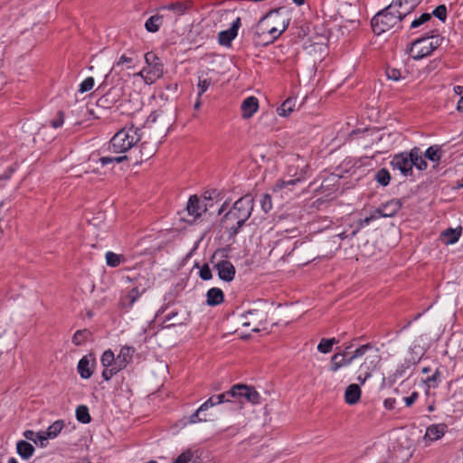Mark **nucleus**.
Here are the masks:
<instances>
[{"label": "nucleus", "mask_w": 463, "mask_h": 463, "mask_svg": "<svg viewBox=\"0 0 463 463\" xmlns=\"http://www.w3.org/2000/svg\"><path fill=\"white\" fill-rule=\"evenodd\" d=\"M109 369L112 370V372H115V374L118 373L119 371H121L122 369H124V364H121L120 363H118V361L116 359L115 362L112 363L111 365H109L108 366Z\"/></svg>", "instance_id": "774afa93"}, {"label": "nucleus", "mask_w": 463, "mask_h": 463, "mask_svg": "<svg viewBox=\"0 0 463 463\" xmlns=\"http://www.w3.org/2000/svg\"><path fill=\"white\" fill-rule=\"evenodd\" d=\"M442 39L427 33L424 36L417 38L411 43L409 54L414 61L430 56L440 44Z\"/></svg>", "instance_id": "39448f33"}, {"label": "nucleus", "mask_w": 463, "mask_h": 463, "mask_svg": "<svg viewBox=\"0 0 463 463\" xmlns=\"http://www.w3.org/2000/svg\"><path fill=\"white\" fill-rule=\"evenodd\" d=\"M411 158L412 161V167L415 166L419 171H423L427 168L428 164L422 157L420 150L417 147L411 149Z\"/></svg>", "instance_id": "c85d7f7f"}, {"label": "nucleus", "mask_w": 463, "mask_h": 463, "mask_svg": "<svg viewBox=\"0 0 463 463\" xmlns=\"http://www.w3.org/2000/svg\"><path fill=\"white\" fill-rule=\"evenodd\" d=\"M16 450L24 459H29L34 453V447L26 440H19L16 444Z\"/></svg>", "instance_id": "cd10ccee"}, {"label": "nucleus", "mask_w": 463, "mask_h": 463, "mask_svg": "<svg viewBox=\"0 0 463 463\" xmlns=\"http://www.w3.org/2000/svg\"><path fill=\"white\" fill-rule=\"evenodd\" d=\"M186 210L189 215L193 216L194 219L200 217L202 213L204 212L197 195L190 196Z\"/></svg>", "instance_id": "393cba45"}, {"label": "nucleus", "mask_w": 463, "mask_h": 463, "mask_svg": "<svg viewBox=\"0 0 463 463\" xmlns=\"http://www.w3.org/2000/svg\"><path fill=\"white\" fill-rule=\"evenodd\" d=\"M241 116L243 118H250L259 109L258 99L250 96L245 99L241 106Z\"/></svg>", "instance_id": "412c9836"}, {"label": "nucleus", "mask_w": 463, "mask_h": 463, "mask_svg": "<svg viewBox=\"0 0 463 463\" xmlns=\"http://www.w3.org/2000/svg\"><path fill=\"white\" fill-rule=\"evenodd\" d=\"M392 4L396 5V11L401 14V22L406 18L413 10L402 0H393Z\"/></svg>", "instance_id": "79ce46f5"}, {"label": "nucleus", "mask_w": 463, "mask_h": 463, "mask_svg": "<svg viewBox=\"0 0 463 463\" xmlns=\"http://www.w3.org/2000/svg\"><path fill=\"white\" fill-rule=\"evenodd\" d=\"M396 406V399L394 398H386L384 401H383V407L386 409V410H393Z\"/></svg>", "instance_id": "338daca9"}, {"label": "nucleus", "mask_w": 463, "mask_h": 463, "mask_svg": "<svg viewBox=\"0 0 463 463\" xmlns=\"http://www.w3.org/2000/svg\"><path fill=\"white\" fill-rule=\"evenodd\" d=\"M206 303L209 306H217L223 302L224 295L222 289L218 288H212L207 291Z\"/></svg>", "instance_id": "a878e982"}, {"label": "nucleus", "mask_w": 463, "mask_h": 463, "mask_svg": "<svg viewBox=\"0 0 463 463\" xmlns=\"http://www.w3.org/2000/svg\"><path fill=\"white\" fill-rule=\"evenodd\" d=\"M431 19V14L429 13H423L420 16L415 17L410 24L409 31L410 33H414L413 30L418 29L421 25L425 24L427 22H429Z\"/></svg>", "instance_id": "f704fd0d"}, {"label": "nucleus", "mask_w": 463, "mask_h": 463, "mask_svg": "<svg viewBox=\"0 0 463 463\" xmlns=\"http://www.w3.org/2000/svg\"><path fill=\"white\" fill-rule=\"evenodd\" d=\"M266 321V314L262 310L253 309L249 310L246 314L242 315V326L251 327L252 331L259 332L260 326Z\"/></svg>", "instance_id": "f8f14e48"}, {"label": "nucleus", "mask_w": 463, "mask_h": 463, "mask_svg": "<svg viewBox=\"0 0 463 463\" xmlns=\"http://www.w3.org/2000/svg\"><path fill=\"white\" fill-rule=\"evenodd\" d=\"M140 297V293L137 288H132L125 297L121 298V306L124 308H130L136 300Z\"/></svg>", "instance_id": "2f4dec72"}, {"label": "nucleus", "mask_w": 463, "mask_h": 463, "mask_svg": "<svg viewBox=\"0 0 463 463\" xmlns=\"http://www.w3.org/2000/svg\"><path fill=\"white\" fill-rule=\"evenodd\" d=\"M229 247L217 249L211 257V263L218 272L220 279L225 282L233 280L236 273L234 265L228 260Z\"/></svg>", "instance_id": "423d86ee"}, {"label": "nucleus", "mask_w": 463, "mask_h": 463, "mask_svg": "<svg viewBox=\"0 0 463 463\" xmlns=\"http://www.w3.org/2000/svg\"><path fill=\"white\" fill-rule=\"evenodd\" d=\"M385 73H386L387 78L393 81H399L401 79H402V71L395 68L388 67L386 69Z\"/></svg>", "instance_id": "3c124183"}, {"label": "nucleus", "mask_w": 463, "mask_h": 463, "mask_svg": "<svg viewBox=\"0 0 463 463\" xmlns=\"http://www.w3.org/2000/svg\"><path fill=\"white\" fill-rule=\"evenodd\" d=\"M119 95L115 89H110L97 100V106L103 109H112L118 102Z\"/></svg>", "instance_id": "a211bd4d"}, {"label": "nucleus", "mask_w": 463, "mask_h": 463, "mask_svg": "<svg viewBox=\"0 0 463 463\" xmlns=\"http://www.w3.org/2000/svg\"><path fill=\"white\" fill-rule=\"evenodd\" d=\"M338 340L335 337L322 338L317 345V351L321 354H328L332 351L333 345L337 344Z\"/></svg>", "instance_id": "72a5a7b5"}, {"label": "nucleus", "mask_w": 463, "mask_h": 463, "mask_svg": "<svg viewBox=\"0 0 463 463\" xmlns=\"http://www.w3.org/2000/svg\"><path fill=\"white\" fill-rule=\"evenodd\" d=\"M288 182H286L284 180H279L276 183V184L273 187V193L275 194H279L280 197H283L282 191L284 188H286L288 185Z\"/></svg>", "instance_id": "052dcab7"}, {"label": "nucleus", "mask_w": 463, "mask_h": 463, "mask_svg": "<svg viewBox=\"0 0 463 463\" xmlns=\"http://www.w3.org/2000/svg\"><path fill=\"white\" fill-rule=\"evenodd\" d=\"M373 348V345L370 343L362 345L353 352V354H352V355H350V357L352 358V360L354 362L355 359H358V358H361L362 356H364L368 351L372 350Z\"/></svg>", "instance_id": "a18cd8bd"}, {"label": "nucleus", "mask_w": 463, "mask_h": 463, "mask_svg": "<svg viewBox=\"0 0 463 463\" xmlns=\"http://www.w3.org/2000/svg\"><path fill=\"white\" fill-rule=\"evenodd\" d=\"M435 17H437L439 21L445 22L447 20V7L445 5H438L433 11L432 14Z\"/></svg>", "instance_id": "09e8293b"}, {"label": "nucleus", "mask_w": 463, "mask_h": 463, "mask_svg": "<svg viewBox=\"0 0 463 463\" xmlns=\"http://www.w3.org/2000/svg\"><path fill=\"white\" fill-rule=\"evenodd\" d=\"M78 373L82 379H89L93 373L92 365L87 356H83L78 363Z\"/></svg>", "instance_id": "bb28decb"}, {"label": "nucleus", "mask_w": 463, "mask_h": 463, "mask_svg": "<svg viewBox=\"0 0 463 463\" xmlns=\"http://www.w3.org/2000/svg\"><path fill=\"white\" fill-rule=\"evenodd\" d=\"M460 232L457 229L449 228L442 232V236L447 244L456 243L460 237Z\"/></svg>", "instance_id": "4c0bfd02"}, {"label": "nucleus", "mask_w": 463, "mask_h": 463, "mask_svg": "<svg viewBox=\"0 0 463 463\" xmlns=\"http://www.w3.org/2000/svg\"><path fill=\"white\" fill-rule=\"evenodd\" d=\"M41 434H43V431H40V432H34L33 430H27L24 432V437L28 439V440H32L33 443H35L36 445H40V441H39V439L38 437L41 436Z\"/></svg>", "instance_id": "6e6d98bb"}, {"label": "nucleus", "mask_w": 463, "mask_h": 463, "mask_svg": "<svg viewBox=\"0 0 463 463\" xmlns=\"http://www.w3.org/2000/svg\"><path fill=\"white\" fill-rule=\"evenodd\" d=\"M135 353V348L132 346H123L121 347L119 354L117 356V360L121 364H124L126 368L127 365L132 361L133 354Z\"/></svg>", "instance_id": "c756f323"}, {"label": "nucleus", "mask_w": 463, "mask_h": 463, "mask_svg": "<svg viewBox=\"0 0 463 463\" xmlns=\"http://www.w3.org/2000/svg\"><path fill=\"white\" fill-rule=\"evenodd\" d=\"M422 341V337H419L413 341L410 347V354L411 355V358H407L411 361L414 365L417 364L422 356L425 354V348L421 345L420 342Z\"/></svg>", "instance_id": "4be33fe9"}, {"label": "nucleus", "mask_w": 463, "mask_h": 463, "mask_svg": "<svg viewBox=\"0 0 463 463\" xmlns=\"http://www.w3.org/2000/svg\"><path fill=\"white\" fill-rule=\"evenodd\" d=\"M309 165L304 156L291 154V184L305 181L308 176Z\"/></svg>", "instance_id": "1a4fd4ad"}, {"label": "nucleus", "mask_w": 463, "mask_h": 463, "mask_svg": "<svg viewBox=\"0 0 463 463\" xmlns=\"http://www.w3.org/2000/svg\"><path fill=\"white\" fill-rule=\"evenodd\" d=\"M374 179L382 186H387L391 181V175L386 168H381L376 172Z\"/></svg>", "instance_id": "ea45409f"}, {"label": "nucleus", "mask_w": 463, "mask_h": 463, "mask_svg": "<svg viewBox=\"0 0 463 463\" xmlns=\"http://www.w3.org/2000/svg\"><path fill=\"white\" fill-rule=\"evenodd\" d=\"M241 25V18L237 17L232 26L225 31L218 33V42L222 46H231L232 42L238 34V30Z\"/></svg>", "instance_id": "4468645a"}, {"label": "nucleus", "mask_w": 463, "mask_h": 463, "mask_svg": "<svg viewBox=\"0 0 463 463\" xmlns=\"http://www.w3.org/2000/svg\"><path fill=\"white\" fill-rule=\"evenodd\" d=\"M162 21L163 15L156 14L146 20L145 27L149 33H156L162 24Z\"/></svg>", "instance_id": "7c9ffc66"}, {"label": "nucleus", "mask_w": 463, "mask_h": 463, "mask_svg": "<svg viewBox=\"0 0 463 463\" xmlns=\"http://www.w3.org/2000/svg\"><path fill=\"white\" fill-rule=\"evenodd\" d=\"M328 35V29L319 18L310 22L304 17L302 20L295 21L294 26L291 27V43H299L304 49L316 44H326Z\"/></svg>", "instance_id": "f257e3e1"}, {"label": "nucleus", "mask_w": 463, "mask_h": 463, "mask_svg": "<svg viewBox=\"0 0 463 463\" xmlns=\"http://www.w3.org/2000/svg\"><path fill=\"white\" fill-rule=\"evenodd\" d=\"M412 365H414L411 361L407 358L404 361L398 364L395 372L393 373L389 374L387 377L383 378V383L388 386H392L397 382L398 379L403 377L408 369H410Z\"/></svg>", "instance_id": "dca6fc26"}, {"label": "nucleus", "mask_w": 463, "mask_h": 463, "mask_svg": "<svg viewBox=\"0 0 463 463\" xmlns=\"http://www.w3.org/2000/svg\"><path fill=\"white\" fill-rule=\"evenodd\" d=\"M90 336H91V333L88 329L78 330L72 336V343L75 345H81Z\"/></svg>", "instance_id": "a19ab883"}, {"label": "nucleus", "mask_w": 463, "mask_h": 463, "mask_svg": "<svg viewBox=\"0 0 463 463\" xmlns=\"http://www.w3.org/2000/svg\"><path fill=\"white\" fill-rule=\"evenodd\" d=\"M76 418L81 423H90L91 417L89 413V409L85 405H80L76 409Z\"/></svg>", "instance_id": "58836bf2"}, {"label": "nucleus", "mask_w": 463, "mask_h": 463, "mask_svg": "<svg viewBox=\"0 0 463 463\" xmlns=\"http://www.w3.org/2000/svg\"><path fill=\"white\" fill-rule=\"evenodd\" d=\"M94 86V79L92 77L86 78L80 84L79 91L81 93L90 90Z\"/></svg>", "instance_id": "864d4df0"}, {"label": "nucleus", "mask_w": 463, "mask_h": 463, "mask_svg": "<svg viewBox=\"0 0 463 463\" xmlns=\"http://www.w3.org/2000/svg\"><path fill=\"white\" fill-rule=\"evenodd\" d=\"M139 152H140V160L141 161L147 160L156 154V147L153 145H150L148 142L145 141V142L141 143Z\"/></svg>", "instance_id": "473e14b6"}, {"label": "nucleus", "mask_w": 463, "mask_h": 463, "mask_svg": "<svg viewBox=\"0 0 463 463\" xmlns=\"http://www.w3.org/2000/svg\"><path fill=\"white\" fill-rule=\"evenodd\" d=\"M213 277L212 270L208 264H204L200 269V278L203 280H209Z\"/></svg>", "instance_id": "680f3d73"}, {"label": "nucleus", "mask_w": 463, "mask_h": 463, "mask_svg": "<svg viewBox=\"0 0 463 463\" xmlns=\"http://www.w3.org/2000/svg\"><path fill=\"white\" fill-rule=\"evenodd\" d=\"M216 194V190H213V191H206L203 194V211H207L208 207H211L213 206V203H211L213 198H214V195Z\"/></svg>", "instance_id": "5fc2aeb1"}, {"label": "nucleus", "mask_w": 463, "mask_h": 463, "mask_svg": "<svg viewBox=\"0 0 463 463\" xmlns=\"http://www.w3.org/2000/svg\"><path fill=\"white\" fill-rule=\"evenodd\" d=\"M368 359L369 358H366L359 368L360 373L357 376V380L362 384H364L365 381L372 376V372L376 368L377 362H374V360L368 362Z\"/></svg>", "instance_id": "b1692460"}, {"label": "nucleus", "mask_w": 463, "mask_h": 463, "mask_svg": "<svg viewBox=\"0 0 463 463\" xmlns=\"http://www.w3.org/2000/svg\"><path fill=\"white\" fill-rule=\"evenodd\" d=\"M401 208L402 203L399 200L392 199L380 205L375 209V212L377 215H380V218H389L396 215Z\"/></svg>", "instance_id": "2eb2a0df"}, {"label": "nucleus", "mask_w": 463, "mask_h": 463, "mask_svg": "<svg viewBox=\"0 0 463 463\" xmlns=\"http://www.w3.org/2000/svg\"><path fill=\"white\" fill-rule=\"evenodd\" d=\"M395 8L396 5L391 3L372 18L371 25L375 34L381 35L401 23V14Z\"/></svg>", "instance_id": "20e7f679"}, {"label": "nucleus", "mask_w": 463, "mask_h": 463, "mask_svg": "<svg viewBox=\"0 0 463 463\" xmlns=\"http://www.w3.org/2000/svg\"><path fill=\"white\" fill-rule=\"evenodd\" d=\"M253 197L246 194L237 200L233 207L223 216L222 224L226 230L236 234L245 222L250 218L253 210Z\"/></svg>", "instance_id": "f03ea898"}, {"label": "nucleus", "mask_w": 463, "mask_h": 463, "mask_svg": "<svg viewBox=\"0 0 463 463\" xmlns=\"http://www.w3.org/2000/svg\"><path fill=\"white\" fill-rule=\"evenodd\" d=\"M141 139L140 129L136 128H124L118 131L110 139L109 150L121 154L126 153Z\"/></svg>", "instance_id": "7ed1b4c3"}, {"label": "nucleus", "mask_w": 463, "mask_h": 463, "mask_svg": "<svg viewBox=\"0 0 463 463\" xmlns=\"http://www.w3.org/2000/svg\"><path fill=\"white\" fill-rule=\"evenodd\" d=\"M145 61L147 67L144 68V71H146L144 80L146 84H152L163 76L164 65L153 52H148L145 54Z\"/></svg>", "instance_id": "6e6552de"}, {"label": "nucleus", "mask_w": 463, "mask_h": 463, "mask_svg": "<svg viewBox=\"0 0 463 463\" xmlns=\"http://www.w3.org/2000/svg\"><path fill=\"white\" fill-rule=\"evenodd\" d=\"M288 102H289V98L286 99V100L281 104V106L277 109V112L279 116H281V117L287 116V112L289 111V107H287Z\"/></svg>", "instance_id": "0e129e2a"}, {"label": "nucleus", "mask_w": 463, "mask_h": 463, "mask_svg": "<svg viewBox=\"0 0 463 463\" xmlns=\"http://www.w3.org/2000/svg\"><path fill=\"white\" fill-rule=\"evenodd\" d=\"M193 6L191 0H185L184 2H175L169 5H162L158 8L159 11L169 10L173 11L177 16L184 15Z\"/></svg>", "instance_id": "aec40b11"}, {"label": "nucleus", "mask_w": 463, "mask_h": 463, "mask_svg": "<svg viewBox=\"0 0 463 463\" xmlns=\"http://www.w3.org/2000/svg\"><path fill=\"white\" fill-rule=\"evenodd\" d=\"M441 382V373L437 369L431 376L427 377L423 380L425 387L428 389H435L439 386Z\"/></svg>", "instance_id": "e433bc0d"}, {"label": "nucleus", "mask_w": 463, "mask_h": 463, "mask_svg": "<svg viewBox=\"0 0 463 463\" xmlns=\"http://www.w3.org/2000/svg\"><path fill=\"white\" fill-rule=\"evenodd\" d=\"M447 430L448 427L445 423L431 424L427 427L424 437L430 441H436L445 435Z\"/></svg>", "instance_id": "6ab92c4d"}, {"label": "nucleus", "mask_w": 463, "mask_h": 463, "mask_svg": "<svg viewBox=\"0 0 463 463\" xmlns=\"http://www.w3.org/2000/svg\"><path fill=\"white\" fill-rule=\"evenodd\" d=\"M64 122V113L62 111H59L57 117L51 121V126L54 128H58L63 125Z\"/></svg>", "instance_id": "e2e57ef3"}, {"label": "nucleus", "mask_w": 463, "mask_h": 463, "mask_svg": "<svg viewBox=\"0 0 463 463\" xmlns=\"http://www.w3.org/2000/svg\"><path fill=\"white\" fill-rule=\"evenodd\" d=\"M390 165L392 170L400 171L404 177H411L413 175L412 161L410 152L395 154L390 162Z\"/></svg>", "instance_id": "9d476101"}, {"label": "nucleus", "mask_w": 463, "mask_h": 463, "mask_svg": "<svg viewBox=\"0 0 463 463\" xmlns=\"http://www.w3.org/2000/svg\"><path fill=\"white\" fill-rule=\"evenodd\" d=\"M279 10V9L270 10L259 21L254 33L258 43L266 45L272 43L286 30L287 26L285 24H283L282 29L279 30L270 24L268 20L273 14L278 13Z\"/></svg>", "instance_id": "0eeeda50"}, {"label": "nucleus", "mask_w": 463, "mask_h": 463, "mask_svg": "<svg viewBox=\"0 0 463 463\" xmlns=\"http://www.w3.org/2000/svg\"><path fill=\"white\" fill-rule=\"evenodd\" d=\"M419 392L414 391L410 395L403 397L402 401L405 403L406 407H411L419 399Z\"/></svg>", "instance_id": "13d9d810"}, {"label": "nucleus", "mask_w": 463, "mask_h": 463, "mask_svg": "<svg viewBox=\"0 0 463 463\" xmlns=\"http://www.w3.org/2000/svg\"><path fill=\"white\" fill-rule=\"evenodd\" d=\"M203 412V411H200V407L195 411L194 413H193L188 420V422L191 424L198 423L202 421H206V418H202L201 414Z\"/></svg>", "instance_id": "bf43d9fd"}, {"label": "nucleus", "mask_w": 463, "mask_h": 463, "mask_svg": "<svg viewBox=\"0 0 463 463\" xmlns=\"http://www.w3.org/2000/svg\"><path fill=\"white\" fill-rule=\"evenodd\" d=\"M212 80L211 79H202L199 77L197 88H198V94L199 98L208 90V88L211 86Z\"/></svg>", "instance_id": "8fccbe9b"}, {"label": "nucleus", "mask_w": 463, "mask_h": 463, "mask_svg": "<svg viewBox=\"0 0 463 463\" xmlns=\"http://www.w3.org/2000/svg\"><path fill=\"white\" fill-rule=\"evenodd\" d=\"M352 347L349 345L342 352H338L331 356L330 359V371L336 373L344 367H347L353 364V360L350 356H347L348 350Z\"/></svg>", "instance_id": "ddd939ff"}, {"label": "nucleus", "mask_w": 463, "mask_h": 463, "mask_svg": "<svg viewBox=\"0 0 463 463\" xmlns=\"http://www.w3.org/2000/svg\"><path fill=\"white\" fill-rule=\"evenodd\" d=\"M235 400L239 401L241 403H242L243 399L251 404L260 403V395L252 386L241 383L235 384Z\"/></svg>", "instance_id": "9b49d317"}, {"label": "nucleus", "mask_w": 463, "mask_h": 463, "mask_svg": "<svg viewBox=\"0 0 463 463\" xmlns=\"http://www.w3.org/2000/svg\"><path fill=\"white\" fill-rule=\"evenodd\" d=\"M133 62V59L131 57H128L125 54L121 55L119 60L116 62L115 66H120L124 63L128 64V68H131V63Z\"/></svg>", "instance_id": "69168bd1"}, {"label": "nucleus", "mask_w": 463, "mask_h": 463, "mask_svg": "<svg viewBox=\"0 0 463 463\" xmlns=\"http://www.w3.org/2000/svg\"><path fill=\"white\" fill-rule=\"evenodd\" d=\"M63 427H64L63 420H56L51 426H49L47 430L46 431H43V434H41V436L38 437L39 441H40V446L41 447H45L46 446L45 441L48 439H54V438H56L61 433V431L63 429Z\"/></svg>", "instance_id": "f3484780"}, {"label": "nucleus", "mask_w": 463, "mask_h": 463, "mask_svg": "<svg viewBox=\"0 0 463 463\" xmlns=\"http://www.w3.org/2000/svg\"><path fill=\"white\" fill-rule=\"evenodd\" d=\"M425 156L431 162L439 163L440 161V148L438 146H431L425 151Z\"/></svg>", "instance_id": "37998d69"}, {"label": "nucleus", "mask_w": 463, "mask_h": 463, "mask_svg": "<svg viewBox=\"0 0 463 463\" xmlns=\"http://www.w3.org/2000/svg\"><path fill=\"white\" fill-rule=\"evenodd\" d=\"M380 219V215H377L375 210L364 219H360L357 222L356 228L352 232V236H354L360 230L368 226L372 222Z\"/></svg>", "instance_id": "c9c22d12"}, {"label": "nucleus", "mask_w": 463, "mask_h": 463, "mask_svg": "<svg viewBox=\"0 0 463 463\" xmlns=\"http://www.w3.org/2000/svg\"><path fill=\"white\" fill-rule=\"evenodd\" d=\"M193 459V452L190 449L180 454L172 463H189Z\"/></svg>", "instance_id": "603ef678"}, {"label": "nucleus", "mask_w": 463, "mask_h": 463, "mask_svg": "<svg viewBox=\"0 0 463 463\" xmlns=\"http://www.w3.org/2000/svg\"><path fill=\"white\" fill-rule=\"evenodd\" d=\"M105 257L107 265L112 268L119 266V264L121 263V260L123 259L122 255L117 254L112 251H108Z\"/></svg>", "instance_id": "c03bdc74"}, {"label": "nucleus", "mask_w": 463, "mask_h": 463, "mask_svg": "<svg viewBox=\"0 0 463 463\" xmlns=\"http://www.w3.org/2000/svg\"><path fill=\"white\" fill-rule=\"evenodd\" d=\"M260 206H261V209L265 212V213H268L269 211L271 210L272 208V203H271V197L269 194H264L262 195V198L260 200Z\"/></svg>", "instance_id": "4d7b16f0"}, {"label": "nucleus", "mask_w": 463, "mask_h": 463, "mask_svg": "<svg viewBox=\"0 0 463 463\" xmlns=\"http://www.w3.org/2000/svg\"><path fill=\"white\" fill-rule=\"evenodd\" d=\"M235 385H233L228 392L216 395V400L221 403L230 402L232 399H235Z\"/></svg>", "instance_id": "49530a36"}, {"label": "nucleus", "mask_w": 463, "mask_h": 463, "mask_svg": "<svg viewBox=\"0 0 463 463\" xmlns=\"http://www.w3.org/2000/svg\"><path fill=\"white\" fill-rule=\"evenodd\" d=\"M117 357H115L114 353L111 350H107L101 355V364L103 367H108L111 365L113 362H115Z\"/></svg>", "instance_id": "de8ad7c7"}, {"label": "nucleus", "mask_w": 463, "mask_h": 463, "mask_svg": "<svg viewBox=\"0 0 463 463\" xmlns=\"http://www.w3.org/2000/svg\"><path fill=\"white\" fill-rule=\"evenodd\" d=\"M362 395V391L358 384L351 383L348 385L345 392V402L349 405L356 404Z\"/></svg>", "instance_id": "5701e85b"}]
</instances>
